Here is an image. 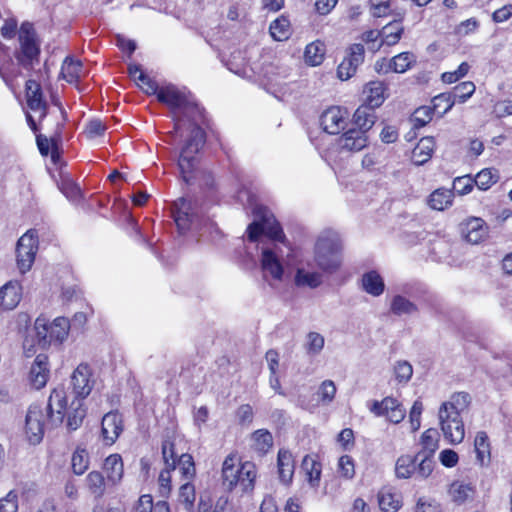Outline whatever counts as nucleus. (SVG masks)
Listing matches in <instances>:
<instances>
[{
	"mask_svg": "<svg viewBox=\"0 0 512 512\" xmlns=\"http://www.w3.org/2000/svg\"><path fill=\"white\" fill-rule=\"evenodd\" d=\"M157 99L168 105L173 111L175 124L174 130L169 132V136L182 134L184 130H188L190 133L178 160L182 178L189 183L197 165L196 154L205 142V133L199 124L203 117L202 109L186 87L180 88L173 84L160 87Z\"/></svg>",
	"mask_w": 512,
	"mask_h": 512,
	"instance_id": "f257e3e1",
	"label": "nucleus"
},
{
	"mask_svg": "<svg viewBox=\"0 0 512 512\" xmlns=\"http://www.w3.org/2000/svg\"><path fill=\"white\" fill-rule=\"evenodd\" d=\"M94 384L95 380L90 366L86 363L79 364L70 379L74 400L68 406L65 388L60 386L53 389L47 404L49 422L53 426H58L67 417L68 429L76 430L86 414L83 400L91 393Z\"/></svg>",
	"mask_w": 512,
	"mask_h": 512,
	"instance_id": "f03ea898",
	"label": "nucleus"
},
{
	"mask_svg": "<svg viewBox=\"0 0 512 512\" xmlns=\"http://www.w3.org/2000/svg\"><path fill=\"white\" fill-rule=\"evenodd\" d=\"M254 214L257 218L247 228L250 241H256L262 234L274 242L261 248L260 266L263 278L273 286V282H281L284 277V244L285 235L274 216L264 207H256Z\"/></svg>",
	"mask_w": 512,
	"mask_h": 512,
	"instance_id": "7ed1b4c3",
	"label": "nucleus"
},
{
	"mask_svg": "<svg viewBox=\"0 0 512 512\" xmlns=\"http://www.w3.org/2000/svg\"><path fill=\"white\" fill-rule=\"evenodd\" d=\"M314 262L323 273L334 274L342 265V242L337 232L323 231L314 246Z\"/></svg>",
	"mask_w": 512,
	"mask_h": 512,
	"instance_id": "20e7f679",
	"label": "nucleus"
},
{
	"mask_svg": "<svg viewBox=\"0 0 512 512\" xmlns=\"http://www.w3.org/2000/svg\"><path fill=\"white\" fill-rule=\"evenodd\" d=\"M256 476L257 470L254 463L249 461L242 463L233 454L225 458L222 465V480L229 491L238 487L243 493L251 492L254 489Z\"/></svg>",
	"mask_w": 512,
	"mask_h": 512,
	"instance_id": "39448f33",
	"label": "nucleus"
},
{
	"mask_svg": "<svg viewBox=\"0 0 512 512\" xmlns=\"http://www.w3.org/2000/svg\"><path fill=\"white\" fill-rule=\"evenodd\" d=\"M38 234L34 229L28 230L18 240L16 246L17 266L22 274L29 271L38 251Z\"/></svg>",
	"mask_w": 512,
	"mask_h": 512,
	"instance_id": "423d86ee",
	"label": "nucleus"
},
{
	"mask_svg": "<svg viewBox=\"0 0 512 512\" xmlns=\"http://www.w3.org/2000/svg\"><path fill=\"white\" fill-rule=\"evenodd\" d=\"M471 402L472 397L469 393L464 391L454 392L440 404L437 413L438 420L463 419L470 409Z\"/></svg>",
	"mask_w": 512,
	"mask_h": 512,
	"instance_id": "0eeeda50",
	"label": "nucleus"
},
{
	"mask_svg": "<svg viewBox=\"0 0 512 512\" xmlns=\"http://www.w3.org/2000/svg\"><path fill=\"white\" fill-rule=\"evenodd\" d=\"M20 53L17 59L23 66L32 64V61L38 58L40 53L39 43L37 42L34 27L29 22L21 24L19 29Z\"/></svg>",
	"mask_w": 512,
	"mask_h": 512,
	"instance_id": "6e6552de",
	"label": "nucleus"
},
{
	"mask_svg": "<svg viewBox=\"0 0 512 512\" xmlns=\"http://www.w3.org/2000/svg\"><path fill=\"white\" fill-rule=\"evenodd\" d=\"M45 413L39 405H31L25 416L24 432L30 444H39L44 436Z\"/></svg>",
	"mask_w": 512,
	"mask_h": 512,
	"instance_id": "1a4fd4ad",
	"label": "nucleus"
},
{
	"mask_svg": "<svg viewBox=\"0 0 512 512\" xmlns=\"http://www.w3.org/2000/svg\"><path fill=\"white\" fill-rule=\"evenodd\" d=\"M365 49L362 44H352L346 52L342 62L338 65L337 75L341 80H348L355 75L358 67L363 63Z\"/></svg>",
	"mask_w": 512,
	"mask_h": 512,
	"instance_id": "9d476101",
	"label": "nucleus"
},
{
	"mask_svg": "<svg viewBox=\"0 0 512 512\" xmlns=\"http://www.w3.org/2000/svg\"><path fill=\"white\" fill-rule=\"evenodd\" d=\"M475 84L471 81H465L454 87L451 93H442L433 98L434 108H438L440 101L446 102L443 113L448 112L455 103L466 102L475 92Z\"/></svg>",
	"mask_w": 512,
	"mask_h": 512,
	"instance_id": "9b49d317",
	"label": "nucleus"
},
{
	"mask_svg": "<svg viewBox=\"0 0 512 512\" xmlns=\"http://www.w3.org/2000/svg\"><path fill=\"white\" fill-rule=\"evenodd\" d=\"M348 112L337 106L326 109L320 117L322 129L331 135H337L348 125Z\"/></svg>",
	"mask_w": 512,
	"mask_h": 512,
	"instance_id": "f8f14e48",
	"label": "nucleus"
},
{
	"mask_svg": "<svg viewBox=\"0 0 512 512\" xmlns=\"http://www.w3.org/2000/svg\"><path fill=\"white\" fill-rule=\"evenodd\" d=\"M336 144L340 152L355 153L368 145V136L363 130L350 128L336 140Z\"/></svg>",
	"mask_w": 512,
	"mask_h": 512,
	"instance_id": "ddd939ff",
	"label": "nucleus"
},
{
	"mask_svg": "<svg viewBox=\"0 0 512 512\" xmlns=\"http://www.w3.org/2000/svg\"><path fill=\"white\" fill-rule=\"evenodd\" d=\"M196 203L186 199L179 198L174 203V220L180 231L189 229L197 218Z\"/></svg>",
	"mask_w": 512,
	"mask_h": 512,
	"instance_id": "4468645a",
	"label": "nucleus"
},
{
	"mask_svg": "<svg viewBox=\"0 0 512 512\" xmlns=\"http://www.w3.org/2000/svg\"><path fill=\"white\" fill-rule=\"evenodd\" d=\"M22 298V286L16 280L5 283L0 288V308L2 310H13L20 303Z\"/></svg>",
	"mask_w": 512,
	"mask_h": 512,
	"instance_id": "2eb2a0df",
	"label": "nucleus"
},
{
	"mask_svg": "<svg viewBox=\"0 0 512 512\" xmlns=\"http://www.w3.org/2000/svg\"><path fill=\"white\" fill-rule=\"evenodd\" d=\"M50 375L48 356L45 354H38L34 359L30 368L29 379L31 384L36 389L43 388Z\"/></svg>",
	"mask_w": 512,
	"mask_h": 512,
	"instance_id": "dca6fc26",
	"label": "nucleus"
},
{
	"mask_svg": "<svg viewBox=\"0 0 512 512\" xmlns=\"http://www.w3.org/2000/svg\"><path fill=\"white\" fill-rule=\"evenodd\" d=\"M26 98L29 109L34 113H38L39 118L43 119L46 116L47 104L43 100L41 86L35 80H28L26 82Z\"/></svg>",
	"mask_w": 512,
	"mask_h": 512,
	"instance_id": "f3484780",
	"label": "nucleus"
},
{
	"mask_svg": "<svg viewBox=\"0 0 512 512\" xmlns=\"http://www.w3.org/2000/svg\"><path fill=\"white\" fill-rule=\"evenodd\" d=\"M123 430V420L119 413L109 412L102 419V436L107 445H112Z\"/></svg>",
	"mask_w": 512,
	"mask_h": 512,
	"instance_id": "a211bd4d",
	"label": "nucleus"
},
{
	"mask_svg": "<svg viewBox=\"0 0 512 512\" xmlns=\"http://www.w3.org/2000/svg\"><path fill=\"white\" fill-rule=\"evenodd\" d=\"M438 422L443 436L449 444L457 445L463 442L465 438L463 419H443L438 420Z\"/></svg>",
	"mask_w": 512,
	"mask_h": 512,
	"instance_id": "6ab92c4d",
	"label": "nucleus"
},
{
	"mask_svg": "<svg viewBox=\"0 0 512 512\" xmlns=\"http://www.w3.org/2000/svg\"><path fill=\"white\" fill-rule=\"evenodd\" d=\"M277 470L280 482L284 485H290L295 471V460L289 450L280 449L278 451Z\"/></svg>",
	"mask_w": 512,
	"mask_h": 512,
	"instance_id": "aec40b11",
	"label": "nucleus"
},
{
	"mask_svg": "<svg viewBox=\"0 0 512 512\" xmlns=\"http://www.w3.org/2000/svg\"><path fill=\"white\" fill-rule=\"evenodd\" d=\"M323 282V276L321 272L314 271L311 269V264L308 262L306 266H300L297 268L294 283L297 287H307L315 289L319 287Z\"/></svg>",
	"mask_w": 512,
	"mask_h": 512,
	"instance_id": "412c9836",
	"label": "nucleus"
},
{
	"mask_svg": "<svg viewBox=\"0 0 512 512\" xmlns=\"http://www.w3.org/2000/svg\"><path fill=\"white\" fill-rule=\"evenodd\" d=\"M462 235L471 244H478L487 236V227L480 218H471L462 224Z\"/></svg>",
	"mask_w": 512,
	"mask_h": 512,
	"instance_id": "4be33fe9",
	"label": "nucleus"
},
{
	"mask_svg": "<svg viewBox=\"0 0 512 512\" xmlns=\"http://www.w3.org/2000/svg\"><path fill=\"white\" fill-rule=\"evenodd\" d=\"M434 149V138L431 136L423 137L414 147L411 160L416 165H423L431 159Z\"/></svg>",
	"mask_w": 512,
	"mask_h": 512,
	"instance_id": "5701e85b",
	"label": "nucleus"
},
{
	"mask_svg": "<svg viewBox=\"0 0 512 512\" xmlns=\"http://www.w3.org/2000/svg\"><path fill=\"white\" fill-rule=\"evenodd\" d=\"M440 434L436 428L426 429L420 436V449L416 454L434 457L439 448Z\"/></svg>",
	"mask_w": 512,
	"mask_h": 512,
	"instance_id": "b1692460",
	"label": "nucleus"
},
{
	"mask_svg": "<svg viewBox=\"0 0 512 512\" xmlns=\"http://www.w3.org/2000/svg\"><path fill=\"white\" fill-rule=\"evenodd\" d=\"M103 469L107 475L108 482L117 485L122 480L124 474L122 457L119 454L109 455L104 461Z\"/></svg>",
	"mask_w": 512,
	"mask_h": 512,
	"instance_id": "393cba45",
	"label": "nucleus"
},
{
	"mask_svg": "<svg viewBox=\"0 0 512 512\" xmlns=\"http://www.w3.org/2000/svg\"><path fill=\"white\" fill-rule=\"evenodd\" d=\"M375 107L365 103L356 109L353 115V123L358 129L367 133L375 124Z\"/></svg>",
	"mask_w": 512,
	"mask_h": 512,
	"instance_id": "a878e982",
	"label": "nucleus"
},
{
	"mask_svg": "<svg viewBox=\"0 0 512 512\" xmlns=\"http://www.w3.org/2000/svg\"><path fill=\"white\" fill-rule=\"evenodd\" d=\"M85 74L82 62L73 57H66L61 66V76L68 83H77Z\"/></svg>",
	"mask_w": 512,
	"mask_h": 512,
	"instance_id": "bb28decb",
	"label": "nucleus"
},
{
	"mask_svg": "<svg viewBox=\"0 0 512 512\" xmlns=\"http://www.w3.org/2000/svg\"><path fill=\"white\" fill-rule=\"evenodd\" d=\"M386 86L382 81H370L364 87L365 103L372 107H379L384 102Z\"/></svg>",
	"mask_w": 512,
	"mask_h": 512,
	"instance_id": "cd10ccee",
	"label": "nucleus"
},
{
	"mask_svg": "<svg viewBox=\"0 0 512 512\" xmlns=\"http://www.w3.org/2000/svg\"><path fill=\"white\" fill-rule=\"evenodd\" d=\"M448 493L453 502L463 504L473 500L475 487L470 483L455 481L450 485Z\"/></svg>",
	"mask_w": 512,
	"mask_h": 512,
	"instance_id": "c85d7f7f",
	"label": "nucleus"
},
{
	"mask_svg": "<svg viewBox=\"0 0 512 512\" xmlns=\"http://www.w3.org/2000/svg\"><path fill=\"white\" fill-rule=\"evenodd\" d=\"M390 311L396 316H411L418 312V307L405 296L397 294L391 299Z\"/></svg>",
	"mask_w": 512,
	"mask_h": 512,
	"instance_id": "c756f323",
	"label": "nucleus"
},
{
	"mask_svg": "<svg viewBox=\"0 0 512 512\" xmlns=\"http://www.w3.org/2000/svg\"><path fill=\"white\" fill-rule=\"evenodd\" d=\"M403 31L404 27L398 21H394L385 25L381 30V43H379L376 47L373 48L375 50H378L383 44H386L388 46L397 44L401 39Z\"/></svg>",
	"mask_w": 512,
	"mask_h": 512,
	"instance_id": "7c9ffc66",
	"label": "nucleus"
},
{
	"mask_svg": "<svg viewBox=\"0 0 512 512\" xmlns=\"http://www.w3.org/2000/svg\"><path fill=\"white\" fill-rule=\"evenodd\" d=\"M362 288L366 293L377 297L384 292L385 284L378 272L369 271L362 276Z\"/></svg>",
	"mask_w": 512,
	"mask_h": 512,
	"instance_id": "2f4dec72",
	"label": "nucleus"
},
{
	"mask_svg": "<svg viewBox=\"0 0 512 512\" xmlns=\"http://www.w3.org/2000/svg\"><path fill=\"white\" fill-rule=\"evenodd\" d=\"M474 449L478 463L481 466L488 465L491 459L490 443L484 431L477 432L474 440Z\"/></svg>",
	"mask_w": 512,
	"mask_h": 512,
	"instance_id": "473e14b6",
	"label": "nucleus"
},
{
	"mask_svg": "<svg viewBox=\"0 0 512 512\" xmlns=\"http://www.w3.org/2000/svg\"><path fill=\"white\" fill-rule=\"evenodd\" d=\"M310 486L316 488L319 486L321 478V464L313 456L306 455L301 464Z\"/></svg>",
	"mask_w": 512,
	"mask_h": 512,
	"instance_id": "72a5a7b5",
	"label": "nucleus"
},
{
	"mask_svg": "<svg viewBox=\"0 0 512 512\" xmlns=\"http://www.w3.org/2000/svg\"><path fill=\"white\" fill-rule=\"evenodd\" d=\"M325 45L322 41L316 40L309 43L304 51V61L309 66L320 65L325 56Z\"/></svg>",
	"mask_w": 512,
	"mask_h": 512,
	"instance_id": "f704fd0d",
	"label": "nucleus"
},
{
	"mask_svg": "<svg viewBox=\"0 0 512 512\" xmlns=\"http://www.w3.org/2000/svg\"><path fill=\"white\" fill-rule=\"evenodd\" d=\"M453 202V191L449 189L439 188L431 193L428 204L430 208L443 211L450 207Z\"/></svg>",
	"mask_w": 512,
	"mask_h": 512,
	"instance_id": "c9c22d12",
	"label": "nucleus"
},
{
	"mask_svg": "<svg viewBox=\"0 0 512 512\" xmlns=\"http://www.w3.org/2000/svg\"><path fill=\"white\" fill-rule=\"evenodd\" d=\"M52 343L61 344L68 336L70 323L65 317H57L49 324Z\"/></svg>",
	"mask_w": 512,
	"mask_h": 512,
	"instance_id": "e433bc0d",
	"label": "nucleus"
},
{
	"mask_svg": "<svg viewBox=\"0 0 512 512\" xmlns=\"http://www.w3.org/2000/svg\"><path fill=\"white\" fill-rule=\"evenodd\" d=\"M416 470L415 456L401 455L395 463V474L397 478L409 479L414 476Z\"/></svg>",
	"mask_w": 512,
	"mask_h": 512,
	"instance_id": "4c0bfd02",
	"label": "nucleus"
},
{
	"mask_svg": "<svg viewBox=\"0 0 512 512\" xmlns=\"http://www.w3.org/2000/svg\"><path fill=\"white\" fill-rule=\"evenodd\" d=\"M252 447L260 455L268 452L273 445V437L268 430L259 429L251 435Z\"/></svg>",
	"mask_w": 512,
	"mask_h": 512,
	"instance_id": "58836bf2",
	"label": "nucleus"
},
{
	"mask_svg": "<svg viewBox=\"0 0 512 512\" xmlns=\"http://www.w3.org/2000/svg\"><path fill=\"white\" fill-rule=\"evenodd\" d=\"M86 486L89 492L96 498H101L106 490V481L99 471H91L86 476Z\"/></svg>",
	"mask_w": 512,
	"mask_h": 512,
	"instance_id": "ea45409f",
	"label": "nucleus"
},
{
	"mask_svg": "<svg viewBox=\"0 0 512 512\" xmlns=\"http://www.w3.org/2000/svg\"><path fill=\"white\" fill-rule=\"evenodd\" d=\"M378 502L383 512H397L401 507L400 496L390 491H381L378 495Z\"/></svg>",
	"mask_w": 512,
	"mask_h": 512,
	"instance_id": "a19ab883",
	"label": "nucleus"
},
{
	"mask_svg": "<svg viewBox=\"0 0 512 512\" xmlns=\"http://www.w3.org/2000/svg\"><path fill=\"white\" fill-rule=\"evenodd\" d=\"M415 464L416 470L414 475L416 478L426 479L432 474L434 470V457L426 455L420 456L419 454H415Z\"/></svg>",
	"mask_w": 512,
	"mask_h": 512,
	"instance_id": "79ce46f5",
	"label": "nucleus"
},
{
	"mask_svg": "<svg viewBox=\"0 0 512 512\" xmlns=\"http://www.w3.org/2000/svg\"><path fill=\"white\" fill-rule=\"evenodd\" d=\"M499 179V173L496 169L485 168L481 170L473 179L475 185L481 190H488Z\"/></svg>",
	"mask_w": 512,
	"mask_h": 512,
	"instance_id": "37998d69",
	"label": "nucleus"
},
{
	"mask_svg": "<svg viewBox=\"0 0 512 512\" xmlns=\"http://www.w3.org/2000/svg\"><path fill=\"white\" fill-rule=\"evenodd\" d=\"M270 34L276 41L286 40L290 35V23L285 17L274 20L269 27Z\"/></svg>",
	"mask_w": 512,
	"mask_h": 512,
	"instance_id": "c03bdc74",
	"label": "nucleus"
},
{
	"mask_svg": "<svg viewBox=\"0 0 512 512\" xmlns=\"http://www.w3.org/2000/svg\"><path fill=\"white\" fill-rule=\"evenodd\" d=\"M72 470L76 475H82L89 467V455L83 448H77L71 458Z\"/></svg>",
	"mask_w": 512,
	"mask_h": 512,
	"instance_id": "a18cd8bd",
	"label": "nucleus"
},
{
	"mask_svg": "<svg viewBox=\"0 0 512 512\" xmlns=\"http://www.w3.org/2000/svg\"><path fill=\"white\" fill-rule=\"evenodd\" d=\"M416 62V57L411 52H402L392 58L393 72L404 73Z\"/></svg>",
	"mask_w": 512,
	"mask_h": 512,
	"instance_id": "49530a36",
	"label": "nucleus"
},
{
	"mask_svg": "<svg viewBox=\"0 0 512 512\" xmlns=\"http://www.w3.org/2000/svg\"><path fill=\"white\" fill-rule=\"evenodd\" d=\"M399 405L400 403L395 398L386 397L381 402L374 401L370 410L376 416H387Z\"/></svg>",
	"mask_w": 512,
	"mask_h": 512,
	"instance_id": "de8ad7c7",
	"label": "nucleus"
},
{
	"mask_svg": "<svg viewBox=\"0 0 512 512\" xmlns=\"http://www.w3.org/2000/svg\"><path fill=\"white\" fill-rule=\"evenodd\" d=\"M59 188L70 201L76 202L82 197L80 187L70 178H63Z\"/></svg>",
	"mask_w": 512,
	"mask_h": 512,
	"instance_id": "09e8293b",
	"label": "nucleus"
},
{
	"mask_svg": "<svg viewBox=\"0 0 512 512\" xmlns=\"http://www.w3.org/2000/svg\"><path fill=\"white\" fill-rule=\"evenodd\" d=\"M176 463H178L179 471L187 481H190L195 476V465L190 454H181Z\"/></svg>",
	"mask_w": 512,
	"mask_h": 512,
	"instance_id": "8fccbe9b",
	"label": "nucleus"
},
{
	"mask_svg": "<svg viewBox=\"0 0 512 512\" xmlns=\"http://www.w3.org/2000/svg\"><path fill=\"white\" fill-rule=\"evenodd\" d=\"M325 344L324 337L317 332H310L307 335L306 351L309 355H318Z\"/></svg>",
	"mask_w": 512,
	"mask_h": 512,
	"instance_id": "3c124183",
	"label": "nucleus"
},
{
	"mask_svg": "<svg viewBox=\"0 0 512 512\" xmlns=\"http://www.w3.org/2000/svg\"><path fill=\"white\" fill-rule=\"evenodd\" d=\"M49 324L45 318H37L35 321V330L39 343L43 346L51 345Z\"/></svg>",
	"mask_w": 512,
	"mask_h": 512,
	"instance_id": "603ef678",
	"label": "nucleus"
},
{
	"mask_svg": "<svg viewBox=\"0 0 512 512\" xmlns=\"http://www.w3.org/2000/svg\"><path fill=\"white\" fill-rule=\"evenodd\" d=\"M338 473L345 479H352L355 475L354 460L349 455H343L338 460Z\"/></svg>",
	"mask_w": 512,
	"mask_h": 512,
	"instance_id": "864d4df0",
	"label": "nucleus"
},
{
	"mask_svg": "<svg viewBox=\"0 0 512 512\" xmlns=\"http://www.w3.org/2000/svg\"><path fill=\"white\" fill-rule=\"evenodd\" d=\"M336 391L335 383L332 380L323 381L318 390L321 402L325 404L331 403L334 400Z\"/></svg>",
	"mask_w": 512,
	"mask_h": 512,
	"instance_id": "5fc2aeb1",
	"label": "nucleus"
},
{
	"mask_svg": "<svg viewBox=\"0 0 512 512\" xmlns=\"http://www.w3.org/2000/svg\"><path fill=\"white\" fill-rule=\"evenodd\" d=\"M179 500L185 505L186 509H191L195 501V488L187 481L179 489Z\"/></svg>",
	"mask_w": 512,
	"mask_h": 512,
	"instance_id": "6e6d98bb",
	"label": "nucleus"
},
{
	"mask_svg": "<svg viewBox=\"0 0 512 512\" xmlns=\"http://www.w3.org/2000/svg\"><path fill=\"white\" fill-rule=\"evenodd\" d=\"M106 130V126L99 119L89 121L85 127L84 134L89 140H95L102 136Z\"/></svg>",
	"mask_w": 512,
	"mask_h": 512,
	"instance_id": "4d7b16f0",
	"label": "nucleus"
},
{
	"mask_svg": "<svg viewBox=\"0 0 512 512\" xmlns=\"http://www.w3.org/2000/svg\"><path fill=\"white\" fill-rule=\"evenodd\" d=\"M423 412V403L421 400L414 401L410 412H409V422L411 426L412 432L417 431L421 426V415Z\"/></svg>",
	"mask_w": 512,
	"mask_h": 512,
	"instance_id": "13d9d810",
	"label": "nucleus"
},
{
	"mask_svg": "<svg viewBox=\"0 0 512 512\" xmlns=\"http://www.w3.org/2000/svg\"><path fill=\"white\" fill-rule=\"evenodd\" d=\"M433 109L428 106H422L415 110L413 114L414 127L425 126L432 119Z\"/></svg>",
	"mask_w": 512,
	"mask_h": 512,
	"instance_id": "bf43d9fd",
	"label": "nucleus"
},
{
	"mask_svg": "<svg viewBox=\"0 0 512 512\" xmlns=\"http://www.w3.org/2000/svg\"><path fill=\"white\" fill-rule=\"evenodd\" d=\"M396 379L401 383H407L413 374L412 365L407 361H399L394 367Z\"/></svg>",
	"mask_w": 512,
	"mask_h": 512,
	"instance_id": "052dcab7",
	"label": "nucleus"
},
{
	"mask_svg": "<svg viewBox=\"0 0 512 512\" xmlns=\"http://www.w3.org/2000/svg\"><path fill=\"white\" fill-rule=\"evenodd\" d=\"M474 180L470 176L457 177L453 181V191L465 195L472 191Z\"/></svg>",
	"mask_w": 512,
	"mask_h": 512,
	"instance_id": "680f3d73",
	"label": "nucleus"
},
{
	"mask_svg": "<svg viewBox=\"0 0 512 512\" xmlns=\"http://www.w3.org/2000/svg\"><path fill=\"white\" fill-rule=\"evenodd\" d=\"M137 85L148 95H158L159 87L157 83L149 78L145 73H140L138 76Z\"/></svg>",
	"mask_w": 512,
	"mask_h": 512,
	"instance_id": "e2e57ef3",
	"label": "nucleus"
},
{
	"mask_svg": "<svg viewBox=\"0 0 512 512\" xmlns=\"http://www.w3.org/2000/svg\"><path fill=\"white\" fill-rule=\"evenodd\" d=\"M415 512H441V507L435 500L421 497L416 503Z\"/></svg>",
	"mask_w": 512,
	"mask_h": 512,
	"instance_id": "0e129e2a",
	"label": "nucleus"
},
{
	"mask_svg": "<svg viewBox=\"0 0 512 512\" xmlns=\"http://www.w3.org/2000/svg\"><path fill=\"white\" fill-rule=\"evenodd\" d=\"M162 454L165 466L176 468L177 455L174 450V444L165 441L162 445Z\"/></svg>",
	"mask_w": 512,
	"mask_h": 512,
	"instance_id": "69168bd1",
	"label": "nucleus"
},
{
	"mask_svg": "<svg viewBox=\"0 0 512 512\" xmlns=\"http://www.w3.org/2000/svg\"><path fill=\"white\" fill-rule=\"evenodd\" d=\"M17 495L10 491L4 498L0 499V512H17Z\"/></svg>",
	"mask_w": 512,
	"mask_h": 512,
	"instance_id": "338daca9",
	"label": "nucleus"
},
{
	"mask_svg": "<svg viewBox=\"0 0 512 512\" xmlns=\"http://www.w3.org/2000/svg\"><path fill=\"white\" fill-rule=\"evenodd\" d=\"M439 460L443 466L452 468L457 465L459 456L452 449H444L439 454Z\"/></svg>",
	"mask_w": 512,
	"mask_h": 512,
	"instance_id": "774afa93",
	"label": "nucleus"
}]
</instances>
